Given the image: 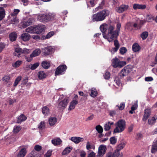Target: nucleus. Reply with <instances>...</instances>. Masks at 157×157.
Wrapping results in <instances>:
<instances>
[{"label": "nucleus", "instance_id": "1", "mask_svg": "<svg viewBox=\"0 0 157 157\" xmlns=\"http://www.w3.org/2000/svg\"><path fill=\"white\" fill-rule=\"evenodd\" d=\"M109 13L108 10H104L94 14L92 16V20L94 21H102L105 19L106 17L109 15Z\"/></svg>", "mask_w": 157, "mask_h": 157}, {"label": "nucleus", "instance_id": "2", "mask_svg": "<svg viewBox=\"0 0 157 157\" xmlns=\"http://www.w3.org/2000/svg\"><path fill=\"white\" fill-rule=\"evenodd\" d=\"M119 35L118 32L115 30L114 27L112 25H110L108 28L107 37L108 40L109 42H111L115 38H116Z\"/></svg>", "mask_w": 157, "mask_h": 157}, {"label": "nucleus", "instance_id": "3", "mask_svg": "<svg viewBox=\"0 0 157 157\" xmlns=\"http://www.w3.org/2000/svg\"><path fill=\"white\" fill-rule=\"evenodd\" d=\"M69 101V97H66L63 95H61L58 101V107L61 109H65Z\"/></svg>", "mask_w": 157, "mask_h": 157}, {"label": "nucleus", "instance_id": "4", "mask_svg": "<svg viewBox=\"0 0 157 157\" xmlns=\"http://www.w3.org/2000/svg\"><path fill=\"white\" fill-rule=\"evenodd\" d=\"M125 122L123 120H119L115 124L116 128L114 130V133H120L125 129Z\"/></svg>", "mask_w": 157, "mask_h": 157}, {"label": "nucleus", "instance_id": "5", "mask_svg": "<svg viewBox=\"0 0 157 157\" xmlns=\"http://www.w3.org/2000/svg\"><path fill=\"white\" fill-rule=\"evenodd\" d=\"M112 66L115 68H121L125 66L126 63L125 61H121L118 58L116 57L112 60Z\"/></svg>", "mask_w": 157, "mask_h": 157}, {"label": "nucleus", "instance_id": "6", "mask_svg": "<svg viewBox=\"0 0 157 157\" xmlns=\"http://www.w3.org/2000/svg\"><path fill=\"white\" fill-rule=\"evenodd\" d=\"M78 95L77 94L75 95L72 101L70 102V105L68 109V110L71 111L75 109L76 105L78 103Z\"/></svg>", "mask_w": 157, "mask_h": 157}, {"label": "nucleus", "instance_id": "7", "mask_svg": "<svg viewBox=\"0 0 157 157\" xmlns=\"http://www.w3.org/2000/svg\"><path fill=\"white\" fill-rule=\"evenodd\" d=\"M67 69V67L65 65L59 66L56 69L55 75L56 76L63 74Z\"/></svg>", "mask_w": 157, "mask_h": 157}, {"label": "nucleus", "instance_id": "8", "mask_svg": "<svg viewBox=\"0 0 157 157\" xmlns=\"http://www.w3.org/2000/svg\"><path fill=\"white\" fill-rule=\"evenodd\" d=\"M35 22V19L33 18H30L22 22L21 26L24 28H25L32 25Z\"/></svg>", "mask_w": 157, "mask_h": 157}, {"label": "nucleus", "instance_id": "9", "mask_svg": "<svg viewBox=\"0 0 157 157\" xmlns=\"http://www.w3.org/2000/svg\"><path fill=\"white\" fill-rule=\"evenodd\" d=\"M107 148L106 146L103 145H101L98 147V157H102L105 154Z\"/></svg>", "mask_w": 157, "mask_h": 157}, {"label": "nucleus", "instance_id": "10", "mask_svg": "<svg viewBox=\"0 0 157 157\" xmlns=\"http://www.w3.org/2000/svg\"><path fill=\"white\" fill-rule=\"evenodd\" d=\"M37 18L39 21L43 23L49 22L47 14L39 15L37 16Z\"/></svg>", "mask_w": 157, "mask_h": 157}, {"label": "nucleus", "instance_id": "11", "mask_svg": "<svg viewBox=\"0 0 157 157\" xmlns=\"http://www.w3.org/2000/svg\"><path fill=\"white\" fill-rule=\"evenodd\" d=\"M44 25H38L34 27L35 33L39 34L41 33L45 29Z\"/></svg>", "mask_w": 157, "mask_h": 157}, {"label": "nucleus", "instance_id": "12", "mask_svg": "<svg viewBox=\"0 0 157 157\" xmlns=\"http://www.w3.org/2000/svg\"><path fill=\"white\" fill-rule=\"evenodd\" d=\"M128 5L123 4L117 7L116 10L118 13H122L126 11L128 9Z\"/></svg>", "mask_w": 157, "mask_h": 157}, {"label": "nucleus", "instance_id": "13", "mask_svg": "<svg viewBox=\"0 0 157 157\" xmlns=\"http://www.w3.org/2000/svg\"><path fill=\"white\" fill-rule=\"evenodd\" d=\"M100 29L102 33L103 37L106 38V35L105 32H106L107 29V25L105 23L103 24L100 26Z\"/></svg>", "mask_w": 157, "mask_h": 157}, {"label": "nucleus", "instance_id": "14", "mask_svg": "<svg viewBox=\"0 0 157 157\" xmlns=\"http://www.w3.org/2000/svg\"><path fill=\"white\" fill-rule=\"evenodd\" d=\"M114 44L115 47L113 48L111 50V52L113 53L117 52L120 47L118 41L117 40H114Z\"/></svg>", "mask_w": 157, "mask_h": 157}, {"label": "nucleus", "instance_id": "15", "mask_svg": "<svg viewBox=\"0 0 157 157\" xmlns=\"http://www.w3.org/2000/svg\"><path fill=\"white\" fill-rule=\"evenodd\" d=\"M151 111L150 109H147L144 110V114L143 120L144 121H145L150 116L151 114Z\"/></svg>", "mask_w": 157, "mask_h": 157}, {"label": "nucleus", "instance_id": "16", "mask_svg": "<svg viewBox=\"0 0 157 157\" xmlns=\"http://www.w3.org/2000/svg\"><path fill=\"white\" fill-rule=\"evenodd\" d=\"M30 35L27 33H24L22 34L21 36V40L24 41L29 40L30 38Z\"/></svg>", "mask_w": 157, "mask_h": 157}, {"label": "nucleus", "instance_id": "17", "mask_svg": "<svg viewBox=\"0 0 157 157\" xmlns=\"http://www.w3.org/2000/svg\"><path fill=\"white\" fill-rule=\"evenodd\" d=\"M15 52H14L13 54L18 57H21V55L22 54V49L19 48H14Z\"/></svg>", "mask_w": 157, "mask_h": 157}, {"label": "nucleus", "instance_id": "18", "mask_svg": "<svg viewBox=\"0 0 157 157\" xmlns=\"http://www.w3.org/2000/svg\"><path fill=\"white\" fill-rule=\"evenodd\" d=\"M57 120V119L56 117H50L48 120L49 124L51 126H54L56 123Z\"/></svg>", "mask_w": 157, "mask_h": 157}, {"label": "nucleus", "instance_id": "19", "mask_svg": "<svg viewBox=\"0 0 157 157\" xmlns=\"http://www.w3.org/2000/svg\"><path fill=\"white\" fill-rule=\"evenodd\" d=\"M146 6L145 5L135 4L133 5V8L135 10L137 9L143 10L146 8Z\"/></svg>", "mask_w": 157, "mask_h": 157}, {"label": "nucleus", "instance_id": "20", "mask_svg": "<svg viewBox=\"0 0 157 157\" xmlns=\"http://www.w3.org/2000/svg\"><path fill=\"white\" fill-rule=\"evenodd\" d=\"M70 140L76 144H78L80 142L83 140V138L78 137H73Z\"/></svg>", "mask_w": 157, "mask_h": 157}, {"label": "nucleus", "instance_id": "21", "mask_svg": "<svg viewBox=\"0 0 157 157\" xmlns=\"http://www.w3.org/2000/svg\"><path fill=\"white\" fill-rule=\"evenodd\" d=\"M27 153L25 148H23L21 149L17 155V157H24Z\"/></svg>", "mask_w": 157, "mask_h": 157}, {"label": "nucleus", "instance_id": "22", "mask_svg": "<svg viewBox=\"0 0 157 157\" xmlns=\"http://www.w3.org/2000/svg\"><path fill=\"white\" fill-rule=\"evenodd\" d=\"M157 151V140L152 144L151 150V152L152 154L155 153Z\"/></svg>", "mask_w": 157, "mask_h": 157}, {"label": "nucleus", "instance_id": "23", "mask_svg": "<svg viewBox=\"0 0 157 157\" xmlns=\"http://www.w3.org/2000/svg\"><path fill=\"white\" fill-rule=\"evenodd\" d=\"M40 50L39 48L34 50L32 54L30 55V56L31 57H35L38 56L40 53Z\"/></svg>", "mask_w": 157, "mask_h": 157}, {"label": "nucleus", "instance_id": "24", "mask_svg": "<svg viewBox=\"0 0 157 157\" xmlns=\"http://www.w3.org/2000/svg\"><path fill=\"white\" fill-rule=\"evenodd\" d=\"M53 50V48L51 47L45 48L44 49V53L45 55H48L52 53Z\"/></svg>", "mask_w": 157, "mask_h": 157}, {"label": "nucleus", "instance_id": "25", "mask_svg": "<svg viewBox=\"0 0 157 157\" xmlns=\"http://www.w3.org/2000/svg\"><path fill=\"white\" fill-rule=\"evenodd\" d=\"M140 49V47L137 43L134 44L132 46V49L135 52L139 51Z\"/></svg>", "mask_w": 157, "mask_h": 157}, {"label": "nucleus", "instance_id": "26", "mask_svg": "<svg viewBox=\"0 0 157 157\" xmlns=\"http://www.w3.org/2000/svg\"><path fill=\"white\" fill-rule=\"evenodd\" d=\"M52 143L54 145H56L60 144L61 142L62 141L59 138H57L52 140Z\"/></svg>", "mask_w": 157, "mask_h": 157}, {"label": "nucleus", "instance_id": "27", "mask_svg": "<svg viewBox=\"0 0 157 157\" xmlns=\"http://www.w3.org/2000/svg\"><path fill=\"white\" fill-rule=\"evenodd\" d=\"M91 91L90 96L93 98H94L97 95L98 92L94 88H92L89 90Z\"/></svg>", "mask_w": 157, "mask_h": 157}, {"label": "nucleus", "instance_id": "28", "mask_svg": "<svg viewBox=\"0 0 157 157\" xmlns=\"http://www.w3.org/2000/svg\"><path fill=\"white\" fill-rule=\"evenodd\" d=\"M27 117L25 116L23 114H21L18 118L17 123H21L25 121Z\"/></svg>", "mask_w": 157, "mask_h": 157}, {"label": "nucleus", "instance_id": "29", "mask_svg": "<svg viewBox=\"0 0 157 157\" xmlns=\"http://www.w3.org/2000/svg\"><path fill=\"white\" fill-rule=\"evenodd\" d=\"M22 63V60H17L14 63H12V66L14 68H17L20 66Z\"/></svg>", "mask_w": 157, "mask_h": 157}, {"label": "nucleus", "instance_id": "30", "mask_svg": "<svg viewBox=\"0 0 157 157\" xmlns=\"http://www.w3.org/2000/svg\"><path fill=\"white\" fill-rule=\"evenodd\" d=\"M10 77L9 75L5 76L2 78V80L4 81L6 83L8 84V86H9L11 84V82L10 81Z\"/></svg>", "mask_w": 157, "mask_h": 157}, {"label": "nucleus", "instance_id": "31", "mask_svg": "<svg viewBox=\"0 0 157 157\" xmlns=\"http://www.w3.org/2000/svg\"><path fill=\"white\" fill-rule=\"evenodd\" d=\"M114 124L113 122H108L105 124L104 126V129L106 131L109 130L111 128V125Z\"/></svg>", "mask_w": 157, "mask_h": 157}, {"label": "nucleus", "instance_id": "32", "mask_svg": "<svg viewBox=\"0 0 157 157\" xmlns=\"http://www.w3.org/2000/svg\"><path fill=\"white\" fill-rule=\"evenodd\" d=\"M38 76L40 79L45 78L46 77V74L43 71L39 72L38 73Z\"/></svg>", "mask_w": 157, "mask_h": 157}, {"label": "nucleus", "instance_id": "33", "mask_svg": "<svg viewBox=\"0 0 157 157\" xmlns=\"http://www.w3.org/2000/svg\"><path fill=\"white\" fill-rule=\"evenodd\" d=\"M5 10L3 8L0 7V21L2 20L5 17Z\"/></svg>", "mask_w": 157, "mask_h": 157}, {"label": "nucleus", "instance_id": "34", "mask_svg": "<svg viewBox=\"0 0 157 157\" xmlns=\"http://www.w3.org/2000/svg\"><path fill=\"white\" fill-rule=\"evenodd\" d=\"M39 64L38 63H34L33 64H30L28 65L27 67L30 68L31 70H34L39 65Z\"/></svg>", "mask_w": 157, "mask_h": 157}, {"label": "nucleus", "instance_id": "35", "mask_svg": "<svg viewBox=\"0 0 157 157\" xmlns=\"http://www.w3.org/2000/svg\"><path fill=\"white\" fill-rule=\"evenodd\" d=\"M114 157H123V155L122 153H120V151L117 150L115 151L113 153Z\"/></svg>", "mask_w": 157, "mask_h": 157}, {"label": "nucleus", "instance_id": "36", "mask_svg": "<svg viewBox=\"0 0 157 157\" xmlns=\"http://www.w3.org/2000/svg\"><path fill=\"white\" fill-rule=\"evenodd\" d=\"M25 32L30 33H35L34 27L30 26L25 29Z\"/></svg>", "mask_w": 157, "mask_h": 157}, {"label": "nucleus", "instance_id": "37", "mask_svg": "<svg viewBox=\"0 0 157 157\" xmlns=\"http://www.w3.org/2000/svg\"><path fill=\"white\" fill-rule=\"evenodd\" d=\"M133 25L132 23L130 22H128L125 26V29L128 31H131L133 29Z\"/></svg>", "mask_w": 157, "mask_h": 157}, {"label": "nucleus", "instance_id": "38", "mask_svg": "<svg viewBox=\"0 0 157 157\" xmlns=\"http://www.w3.org/2000/svg\"><path fill=\"white\" fill-rule=\"evenodd\" d=\"M127 70H125V67L122 69L119 75L121 78H123L124 76L127 75Z\"/></svg>", "mask_w": 157, "mask_h": 157}, {"label": "nucleus", "instance_id": "39", "mask_svg": "<svg viewBox=\"0 0 157 157\" xmlns=\"http://www.w3.org/2000/svg\"><path fill=\"white\" fill-rule=\"evenodd\" d=\"M72 147H66L62 152V154L63 155H66L70 152L72 149Z\"/></svg>", "mask_w": 157, "mask_h": 157}, {"label": "nucleus", "instance_id": "40", "mask_svg": "<svg viewBox=\"0 0 157 157\" xmlns=\"http://www.w3.org/2000/svg\"><path fill=\"white\" fill-rule=\"evenodd\" d=\"M42 111L44 115H48L49 114V109L47 106H44L43 108Z\"/></svg>", "mask_w": 157, "mask_h": 157}, {"label": "nucleus", "instance_id": "41", "mask_svg": "<svg viewBox=\"0 0 157 157\" xmlns=\"http://www.w3.org/2000/svg\"><path fill=\"white\" fill-rule=\"evenodd\" d=\"M10 40L11 41H14L17 38V34L15 33H12L9 35Z\"/></svg>", "mask_w": 157, "mask_h": 157}, {"label": "nucleus", "instance_id": "42", "mask_svg": "<svg viewBox=\"0 0 157 157\" xmlns=\"http://www.w3.org/2000/svg\"><path fill=\"white\" fill-rule=\"evenodd\" d=\"M49 21L52 20L55 17V14L54 13H49L47 14Z\"/></svg>", "mask_w": 157, "mask_h": 157}, {"label": "nucleus", "instance_id": "43", "mask_svg": "<svg viewBox=\"0 0 157 157\" xmlns=\"http://www.w3.org/2000/svg\"><path fill=\"white\" fill-rule=\"evenodd\" d=\"M26 157H39V155H37L35 151L33 150Z\"/></svg>", "mask_w": 157, "mask_h": 157}, {"label": "nucleus", "instance_id": "44", "mask_svg": "<svg viewBox=\"0 0 157 157\" xmlns=\"http://www.w3.org/2000/svg\"><path fill=\"white\" fill-rule=\"evenodd\" d=\"M41 64L42 67L45 69L48 68L50 66V63L46 61H43Z\"/></svg>", "mask_w": 157, "mask_h": 157}, {"label": "nucleus", "instance_id": "45", "mask_svg": "<svg viewBox=\"0 0 157 157\" xmlns=\"http://www.w3.org/2000/svg\"><path fill=\"white\" fill-rule=\"evenodd\" d=\"M21 128L19 126H15L13 128V132L14 133H17L21 130Z\"/></svg>", "mask_w": 157, "mask_h": 157}, {"label": "nucleus", "instance_id": "46", "mask_svg": "<svg viewBox=\"0 0 157 157\" xmlns=\"http://www.w3.org/2000/svg\"><path fill=\"white\" fill-rule=\"evenodd\" d=\"M54 32H50L48 33L46 36H44L43 38L44 39H46L47 38H49L53 35Z\"/></svg>", "mask_w": 157, "mask_h": 157}, {"label": "nucleus", "instance_id": "47", "mask_svg": "<svg viewBox=\"0 0 157 157\" xmlns=\"http://www.w3.org/2000/svg\"><path fill=\"white\" fill-rule=\"evenodd\" d=\"M148 36V33L147 32H143L140 35L141 37L143 40H144L146 39Z\"/></svg>", "mask_w": 157, "mask_h": 157}, {"label": "nucleus", "instance_id": "48", "mask_svg": "<svg viewBox=\"0 0 157 157\" xmlns=\"http://www.w3.org/2000/svg\"><path fill=\"white\" fill-rule=\"evenodd\" d=\"M96 130L99 133H101L102 132L103 129L102 127L100 125H97L95 128Z\"/></svg>", "mask_w": 157, "mask_h": 157}, {"label": "nucleus", "instance_id": "49", "mask_svg": "<svg viewBox=\"0 0 157 157\" xmlns=\"http://www.w3.org/2000/svg\"><path fill=\"white\" fill-rule=\"evenodd\" d=\"M45 127V124L44 121L41 122L38 125V128L39 129H43Z\"/></svg>", "mask_w": 157, "mask_h": 157}, {"label": "nucleus", "instance_id": "50", "mask_svg": "<svg viewBox=\"0 0 157 157\" xmlns=\"http://www.w3.org/2000/svg\"><path fill=\"white\" fill-rule=\"evenodd\" d=\"M157 118L153 117L151 119H149L148 121V123L149 124H153L155 122V120H156Z\"/></svg>", "mask_w": 157, "mask_h": 157}, {"label": "nucleus", "instance_id": "51", "mask_svg": "<svg viewBox=\"0 0 157 157\" xmlns=\"http://www.w3.org/2000/svg\"><path fill=\"white\" fill-rule=\"evenodd\" d=\"M21 76H18L15 80L13 84L14 86H16L17 85L19 82L21 80Z\"/></svg>", "mask_w": 157, "mask_h": 157}, {"label": "nucleus", "instance_id": "52", "mask_svg": "<svg viewBox=\"0 0 157 157\" xmlns=\"http://www.w3.org/2000/svg\"><path fill=\"white\" fill-rule=\"evenodd\" d=\"M109 140L111 144H114L117 142V139L115 137H112L110 138Z\"/></svg>", "mask_w": 157, "mask_h": 157}, {"label": "nucleus", "instance_id": "53", "mask_svg": "<svg viewBox=\"0 0 157 157\" xmlns=\"http://www.w3.org/2000/svg\"><path fill=\"white\" fill-rule=\"evenodd\" d=\"M31 52V50L26 48L22 49V54H27Z\"/></svg>", "mask_w": 157, "mask_h": 157}, {"label": "nucleus", "instance_id": "54", "mask_svg": "<svg viewBox=\"0 0 157 157\" xmlns=\"http://www.w3.org/2000/svg\"><path fill=\"white\" fill-rule=\"evenodd\" d=\"M11 19V22L13 24H16L18 23L19 21L17 17H12Z\"/></svg>", "mask_w": 157, "mask_h": 157}, {"label": "nucleus", "instance_id": "55", "mask_svg": "<svg viewBox=\"0 0 157 157\" xmlns=\"http://www.w3.org/2000/svg\"><path fill=\"white\" fill-rule=\"evenodd\" d=\"M114 81L118 86H121L122 84L121 82L118 78H115Z\"/></svg>", "mask_w": 157, "mask_h": 157}, {"label": "nucleus", "instance_id": "56", "mask_svg": "<svg viewBox=\"0 0 157 157\" xmlns=\"http://www.w3.org/2000/svg\"><path fill=\"white\" fill-rule=\"evenodd\" d=\"M119 51L120 53L123 55L126 52L127 49L125 47H123L120 48Z\"/></svg>", "mask_w": 157, "mask_h": 157}, {"label": "nucleus", "instance_id": "57", "mask_svg": "<svg viewBox=\"0 0 157 157\" xmlns=\"http://www.w3.org/2000/svg\"><path fill=\"white\" fill-rule=\"evenodd\" d=\"M34 148L36 151H39L41 149L42 147L39 145H36Z\"/></svg>", "mask_w": 157, "mask_h": 157}, {"label": "nucleus", "instance_id": "58", "mask_svg": "<svg viewBox=\"0 0 157 157\" xmlns=\"http://www.w3.org/2000/svg\"><path fill=\"white\" fill-rule=\"evenodd\" d=\"M110 77V74L109 72L106 71L104 75V77L105 79H108Z\"/></svg>", "mask_w": 157, "mask_h": 157}, {"label": "nucleus", "instance_id": "59", "mask_svg": "<svg viewBox=\"0 0 157 157\" xmlns=\"http://www.w3.org/2000/svg\"><path fill=\"white\" fill-rule=\"evenodd\" d=\"M52 150H49L48 151L46 154L44 155V156L45 157H49L51 156L52 155Z\"/></svg>", "mask_w": 157, "mask_h": 157}, {"label": "nucleus", "instance_id": "60", "mask_svg": "<svg viewBox=\"0 0 157 157\" xmlns=\"http://www.w3.org/2000/svg\"><path fill=\"white\" fill-rule=\"evenodd\" d=\"M121 25L120 23H118L117 25V29L116 30L118 33L119 34V32L120 31V28L121 27Z\"/></svg>", "mask_w": 157, "mask_h": 157}, {"label": "nucleus", "instance_id": "61", "mask_svg": "<svg viewBox=\"0 0 157 157\" xmlns=\"http://www.w3.org/2000/svg\"><path fill=\"white\" fill-rule=\"evenodd\" d=\"M117 106H118V108L120 110H122L124 109V103H121L120 106H118L117 105Z\"/></svg>", "mask_w": 157, "mask_h": 157}, {"label": "nucleus", "instance_id": "62", "mask_svg": "<svg viewBox=\"0 0 157 157\" xmlns=\"http://www.w3.org/2000/svg\"><path fill=\"white\" fill-rule=\"evenodd\" d=\"M124 146V144H121L117 146V148L116 150L119 151H120L121 149H122Z\"/></svg>", "mask_w": 157, "mask_h": 157}, {"label": "nucleus", "instance_id": "63", "mask_svg": "<svg viewBox=\"0 0 157 157\" xmlns=\"http://www.w3.org/2000/svg\"><path fill=\"white\" fill-rule=\"evenodd\" d=\"M87 157H96L95 153L93 151L88 154Z\"/></svg>", "mask_w": 157, "mask_h": 157}, {"label": "nucleus", "instance_id": "64", "mask_svg": "<svg viewBox=\"0 0 157 157\" xmlns=\"http://www.w3.org/2000/svg\"><path fill=\"white\" fill-rule=\"evenodd\" d=\"M5 44L4 43H0V53L2 51V50L5 48Z\"/></svg>", "mask_w": 157, "mask_h": 157}]
</instances>
